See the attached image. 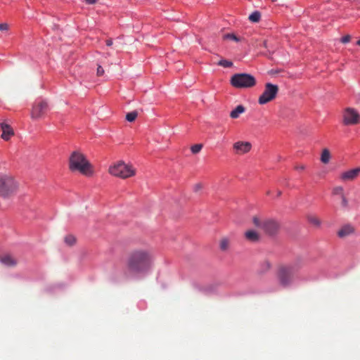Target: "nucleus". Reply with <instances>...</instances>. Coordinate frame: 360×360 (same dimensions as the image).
Wrapping results in <instances>:
<instances>
[{
    "mask_svg": "<svg viewBox=\"0 0 360 360\" xmlns=\"http://www.w3.org/2000/svg\"><path fill=\"white\" fill-rule=\"evenodd\" d=\"M153 255L146 249H135L130 252L126 261L127 270L132 274L147 272L151 267Z\"/></svg>",
    "mask_w": 360,
    "mask_h": 360,
    "instance_id": "obj_1",
    "label": "nucleus"
},
{
    "mask_svg": "<svg viewBox=\"0 0 360 360\" xmlns=\"http://www.w3.org/2000/svg\"><path fill=\"white\" fill-rule=\"evenodd\" d=\"M300 266L297 264H282L277 270V279L282 287L286 288L291 285L298 273Z\"/></svg>",
    "mask_w": 360,
    "mask_h": 360,
    "instance_id": "obj_2",
    "label": "nucleus"
},
{
    "mask_svg": "<svg viewBox=\"0 0 360 360\" xmlns=\"http://www.w3.org/2000/svg\"><path fill=\"white\" fill-rule=\"evenodd\" d=\"M69 167L71 171H78L87 176H92L94 174L91 163L82 153L78 151H75L71 154L69 159Z\"/></svg>",
    "mask_w": 360,
    "mask_h": 360,
    "instance_id": "obj_3",
    "label": "nucleus"
},
{
    "mask_svg": "<svg viewBox=\"0 0 360 360\" xmlns=\"http://www.w3.org/2000/svg\"><path fill=\"white\" fill-rule=\"evenodd\" d=\"M108 172L110 174L122 179H127L134 176L136 174V169L131 165L119 161L109 167Z\"/></svg>",
    "mask_w": 360,
    "mask_h": 360,
    "instance_id": "obj_4",
    "label": "nucleus"
},
{
    "mask_svg": "<svg viewBox=\"0 0 360 360\" xmlns=\"http://www.w3.org/2000/svg\"><path fill=\"white\" fill-rule=\"evenodd\" d=\"M252 223L256 227L260 228L269 236L276 235L280 229L279 223L273 219L262 220L258 217L255 216L252 218Z\"/></svg>",
    "mask_w": 360,
    "mask_h": 360,
    "instance_id": "obj_5",
    "label": "nucleus"
},
{
    "mask_svg": "<svg viewBox=\"0 0 360 360\" xmlns=\"http://www.w3.org/2000/svg\"><path fill=\"white\" fill-rule=\"evenodd\" d=\"M231 84L237 89H248L256 84V79L254 76L247 73H238L233 75L231 78Z\"/></svg>",
    "mask_w": 360,
    "mask_h": 360,
    "instance_id": "obj_6",
    "label": "nucleus"
},
{
    "mask_svg": "<svg viewBox=\"0 0 360 360\" xmlns=\"http://www.w3.org/2000/svg\"><path fill=\"white\" fill-rule=\"evenodd\" d=\"M17 185L12 176H0V196L7 198L16 189Z\"/></svg>",
    "mask_w": 360,
    "mask_h": 360,
    "instance_id": "obj_7",
    "label": "nucleus"
},
{
    "mask_svg": "<svg viewBox=\"0 0 360 360\" xmlns=\"http://www.w3.org/2000/svg\"><path fill=\"white\" fill-rule=\"evenodd\" d=\"M278 92V86L271 83L265 84L264 91L259 97L258 103L260 105H264L273 101Z\"/></svg>",
    "mask_w": 360,
    "mask_h": 360,
    "instance_id": "obj_8",
    "label": "nucleus"
},
{
    "mask_svg": "<svg viewBox=\"0 0 360 360\" xmlns=\"http://www.w3.org/2000/svg\"><path fill=\"white\" fill-rule=\"evenodd\" d=\"M342 123L344 125H356L360 123V114L353 108H346L342 112Z\"/></svg>",
    "mask_w": 360,
    "mask_h": 360,
    "instance_id": "obj_9",
    "label": "nucleus"
},
{
    "mask_svg": "<svg viewBox=\"0 0 360 360\" xmlns=\"http://www.w3.org/2000/svg\"><path fill=\"white\" fill-rule=\"evenodd\" d=\"M252 149V144L249 141H239L233 143V150L236 155H244Z\"/></svg>",
    "mask_w": 360,
    "mask_h": 360,
    "instance_id": "obj_10",
    "label": "nucleus"
},
{
    "mask_svg": "<svg viewBox=\"0 0 360 360\" xmlns=\"http://www.w3.org/2000/svg\"><path fill=\"white\" fill-rule=\"evenodd\" d=\"M48 110V104L45 101H39L37 102L32 110V118H39L42 117Z\"/></svg>",
    "mask_w": 360,
    "mask_h": 360,
    "instance_id": "obj_11",
    "label": "nucleus"
},
{
    "mask_svg": "<svg viewBox=\"0 0 360 360\" xmlns=\"http://www.w3.org/2000/svg\"><path fill=\"white\" fill-rule=\"evenodd\" d=\"M360 174V167L345 171L340 175V179L343 181H352Z\"/></svg>",
    "mask_w": 360,
    "mask_h": 360,
    "instance_id": "obj_12",
    "label": "nucleus"
},
{
    "mask_svg": "<svg viewBox=\"0 0 360 360\" xmlns=\"http://www.w3.org/2000/svg\"><path fill=\"white\" fill-rule=\"evenodd\" d=\"M0 126L2 131L1 138L5 141H8L14 135L13 129L6 122H1Z\"/></svg>",
    "mask_w": 360,
    "mask_h": 360,
    "instance_id": "obj_13",
    "label": "nucleus"
},
{
    "mask_svg": "<svg viewBox=\"0 0 360 360\" xmlns=\"http://www.w3.org/2000/svg\"><path fill=\"white\" fill-rule=\"evenodd\" d=\"M354 232V229L351 225L343 226L338 231V236L340 238H345Z\"/></svg>",
    "mask_w": 360,
    "mask_h": 360,
    "instance_id": "obj_14",
    "label": "nucleus"
},
{
    "mask_svg": "<svg viewBox=\"0 0 360 360\" xmlns=\"http://www.w3.org/2000/svg\"><path fill=\"white\" fill-rule=\"evenodd\" d=\"M0 262L7 266H13L17 264V261L10 255L0 257Z\"/></svg>",
    "mask_w": 360,
    "mask_h": 360,
    "instance_id": "obj_15",
    "label": "nucleus"
},
{
    "mask_svg": "<svg viewBox=\"0 0 360 360\" xmlns=\"http://www.w3.org/2000/svg\"><path fill=\"white\" fill-rule=\"evenodd\" d=\"M245 238L250 242H257L260 239L259 234L254 230H248L245 233Z\"/></svg>",
    "mask_w": 360,
    "mask_h": 360,
    "instance_id": "obj_16",
    "label": "nucleus"
},
{
    "mask_svg": "<svg viewBox=\"0 0 360 360\" xmlns=\"http://www.w3.org/2000/svg\"><path fill=\"white\" fill-rule=\"evenodd\" d=\"M245 108L242 105H238L236 107L235 109H233L232 111H231L230 117L232 119H237L240 117V115L241 114L245 112Z\"/></svg>",
    "mask_w": 360,
    "mask_h": 360,
    "instance_id": "obj_17",
    "label": "nucleus"
},
{
    "mask_svg": "<svg viewBox=\"0 0 360 360\" xmlns=\"http://www.w3.org/2000/svg\"><path fill=\"white\" fill-rule=\"evenodd\" d=\"M330 159V151L327 148H324L321 156V161L324 164H328Z\"/></svg>",
    "mask_w": 360,
    "mask_h": 360,
    "instance_id": "obj_18",
    "label": "nucleus"
},
{
    "mask_svg": "<svg viewBox=\"0 0 360 360\" xmlns=\"http://www.w3.org/2000/svg\"><path fill=\"white\" fill-rule=\"evenodd\" d=\"M308 221L316 227H319L321 225L320 219L315 215L309 214L307 216Z\"/></svg>",
    "mask_w": 360,
    "mask_h": 360,
    "instance_id": "obj_19",
    "label": "nucleus"
},
{
    "mask_svg": "<svg viewBox=\"0 0 360 360\" xmlns=\"http://www.w3.org/2000/svg\"><path fill=\"white\" fill-rule=\"evenodd\" d=\"M271 268V264L269 261L265 260L260 264L259 271L261 273H266Z\"/></svg>",
    "mask_w": 360,
    "mask_h": 360,
    "instance_id": "obj_20",
    "label": "nucleus"
},
{
    "mask_svg": "<svg viewBox=\"0 0 360 360\" xmlns=\"http://www.w3.org/2000/svg\"><path fill=\"white\" fill-rule=\"evenodd\" d=\"M229 244H230L229 240L228 238H223L220 240V243H219L220 249L222 251L227 250L229 249Z\"/></svg>",
    "mask_w": 360,
    "mask_h": 360,
    "instance_id": "obj_21",
    "label": "nucleus"
},
{
    "mask_svg": "<svg viewBox=\"0 0 360 360\" xmlns=\"http://www.w3.org/2000/svg\"><path fill=\"white\" fill-rule=\"evenodd\" d=\"M249 20L253 22H257L261 18V13L259 11H255L249 15Z\"/></svg>",
    "mask_w": 360,
    "mask_h": 360,
    "instance_id": "obj_22",
    "label": "nucleus"
},
{
    "mask_svg": "<svg viewBox=\"0 0 360 360\" xmlns=\"http://www.w3.org/2000/svg\"><path fill=\"white\" fill-rule=\"evenodd\" d=\"M65 243L70 246L73 245L76 242V238L73 235H68L64 238Z\"/></svg>",
    "mask_w": 360,
    "mask_h": 360,
    "instance_id": "obj_23",
    "label": "nucleus"
},
{
    "mask_svg": "<svg viewBox=\"0 0 360 360\" xmlns=\"http://www.w3.org/2000/svg\"><path fill=\"white\" fill-rule=\"evenodd\" d=\"M217 65L224 68H231L233 66V63L230 60L222 59L217 63Z\"/></svg>",
    "mask_w": 360,
    "mask_h": 360,
    "instance_id": "obj_24",
    "label": "nucleus"
},
{
    "mask_svg": "<svg viewBox=\"0 0 360 360\" xmlns=\"http://www.w3.org/2000/svg\"><path fill=\"white\" fill-rule=\"evenodd\" d=\"M223 39H226V40H233V41H240V39L236 35H235L234 34H232V33L224 34L223 36Z\"/></svg>",
    "mask_w": 360,
    "mask_h": 360,
    "instance_id": "obj_25",
    "label": "nucleus"
},
{
    "mask_svg": "<svg viewBox=\"0 0 360 360\" xmlns=\"http://www.w3.org/2000/svg\"><path fill=\"white\" fill-rule=\"evenodd\" d=\"M138 113L136 111H132L127 114L126 120L129 122H133L137 117Z\"/></svg>",
    "mask_w": 360,
    "mask_h": 360,
    "instance_id": "obj_26",
    "label": "nucleus"
},
{
    "mask_svg": "<svg viewBox=\"0 0 360 360\" xmlns=\"http://www.w3.org/2000/svg\"><path fill=\"white\" fill-rule=\"evenodd\" d=\"M333 195H340L341 197L344 195V189L342 186H336L333 190Z\"/></svg>",
    "mask_w": 360,
    "mask_h": 360,
    "instance_id": "obj_27",
    "label": "nucleus"
},
{
    "mask_svg": "<svg viewBox=\"0 0 360 360\" xmlns=\"http://www.w3.org/2000/svg\"><path fill=\"white\" fill-rule=\"evenodd\" d=\"M202 148V144H195L191 146V152L194 154L198 153Z\"/></svg>",
    "mask_w": 360,
    "mask_h": 360,
    "instance_id": "obj_28",
    "label": "nucleus"
},
{
    "mask_svg": "<svg viewBox=\"0 0 360 360\" xmlns=\"http://www.w3.org/2000/svg\"><path fill=\"white\" fill-rule=\"evenodd\" d=\"M351 39L350 35L347 34L341 38V42L343 44L348 43Z\"/></svg>",
    "mask_w": 360,
    "mask_h": 360,
    "instance_id": "obj_29",
    "label": "nucleus"
},
{
    "mask_svg": "<svg viewBox=\"0 0 360 360\" xmlns=\"http://www.w3.org/2000/svg\"><path fill=\"white\" fill-rule=\"evenodd\" d=\"M9 29V25L7 23L0 24V31H7Z\"/></svg>",
    "mask_w": 360,
    "mask_h": 360,
    "instance_id": "obj_30",
    "label": "nucleus"
},
{
    "mask_svg": "<svg viewBox=\"0 0 360 360\" xmlns=\"http://www.w3.org/2000/svg\"><path fill=\"white\" fill-rule=\"evenodd\" d=\"M104 74V69L102 68V66L98 65L97 68V75L98 76H102Z\"/></svg>",
    "mask_w": 360,
    "mask_h": 360,
    "instance_id": "obj_31",
    "label": "nucleus"
},
{
    "mask_svg": "<svg viewBox=\"0 0 360 360\" xmlns=\"http://www.w3.org/2000/svg\"><path fill=\"white\" fill-rule=\"evenodd\" d=\"M341 198H342V205L345 207H347V205H348L347 199L345 198V195H342Z\"/></svg>",
    "mask_w": 360,
    "mask_h": 360,
    "instance_id": "obj_32",
    "label": "nucleus"
},
{
    "mask_svg": "<svg viewBox=\"0 0 360 360\" xmlns=\"http://www.w3.org/2000/svg\"><path fill=\"white\" fill-rule=\"evenodd\" d=\"M202 188V185L198 184H196L194 187V189H195V191H200V189Z\"/></svg>",
    "mask_w": 360,
    "mask_h": 360,
    "instance_id": "obj_33",
    "label": "nucleus"
},
{
    "mask_svg": "<svg viewBox=\"0 0 360 360\" xmlns=\"http://www.w3.org/2000/svg\"><path fill=\"white\" fill-rule=\"evenodd\" d=\"M106 45L110 46L112 45V40L111 39L106 40Z\"/></svg>",
    "mask_w": 360,
    "mask_h": 360,
    "instance_id": "obj_34",
    "label": "nucleus"
},
{
    "mask_svg": "<svg viewBox=\"0 0 360 360\" xmlns=\"http://www.w3.org/2000/svg\"><path fill=\"white\" fill-rule=\"evenodd\" d=\"M96 0H85V2L89 4H95Z\"/></svg>",
    "mask_w": 360,
    "mask_h": 360,
    "instance_id": "obj_35",
    "label": "nucleus"
},
{
    "mask_svg": "<svg viewBox=\"0 0 360 360\" xmlns=\"http://www.w3.org/2000/svg\"><path fill=\"white\" fill-rule=\"evenodd\" d=\"M296 169L297 170H304V165H300V166H297L295 167Z\"/></svg>",
    "mask_w": 360,
    "mask_h": 360,
    "instance_id": "obj_36",
    "label": "nucleus"
},
{
    "mask_svg": "<svg viewBox=\"0 0 360 360\" xmlns=\"http://www.w3.org/2000/svg\"><path fill=\"white\" fill-rule=\"evenodd\" d=\"M262 46H264V48H267V42L266 41H264L262 42Z\"/></svg>",
    "mask_w": 360,
    "mask_h": 360,
    "instance_id": "obj_37",
    "label": "nucleus"
},
{
    "mask_svg": "<svg viewBox=\"0 0 360 360\" xmlns=\"http://www.w3.org/2000/svg\"><path fill=\"white\" fill-rule=\"evenodd\" d=\"M277 195H278V196H280L281 195V192L280 191H278Z\"/></svg>",
    "mask_w": 360,
    "mask_h": 360,
    "instance_id": "obj_38",
    "label": "nucleus"
},
{
    "mask_svg": "<svg viewBox=\"0 0 360 360\" xmlns=\"http://www.w3.org/2000/svg\"><path fill=\"white\" fill-rule=\"evenodd\" d=\"M356 44L360 46V39L357 41Z\"/></svg>",
    "mask_w": 360,
    "mask_h": 360,
    "instance_id": "obj_39",
    "label": "nucleus"
},
{
    "mask_svg": "<svg viewBox=\"0 0 360 360\" xmlns=\"http://www.w3.org/2000/svg\"><path fill=\"white\" fill-rule=\"evenodd\" d=\"M271 1H273V2H275V1H276L277 0H271Z\"/></svg>",
    "mask_w": 360,
    "mask_h": 360,
    "instance_id": "obj_40",
    "label": "nucleus"
}]
</instances>
